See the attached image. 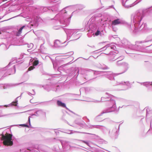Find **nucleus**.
<instances>
[{
  "instance_id": "nucleus-1",
  "label": "nucleus",
  "mask_w": 152,
  "mask_h": 152,
  "mask_svg": "<svg viewBox=\"0 0 152 152\" xmlns=\"http://www.w3.org/2000/svg\"><path fill=\"white\" fill-rule=\"evenodd\" d=\"M1 140L4 141L3 143L5 145L11 146L13 144L12 141V135L11 134L6 133L5 135H2Z\"/></svg>"
},
{
  "instance_id": "nucleus-2",
  "label": "nucleus",
  "mask_w": 152,
  "mask_h": 152,
  "mask_svg": "<svg viewBox=\"0 0 152 152\" xmlns=\"http://www.w3.org/2000/svg\"><path fill=\"white\" fill-rule=\"evenodd\" d=\"M33 4L32 1L30 3L27 2L23 3L21 5L20 9L22 10H37L36 8L31 6Z\"/></svg>"
},
{
  "instance_id": "nucleus-3",
  "label": "nucleus",
  "mask_w": 152,
  "mask_h": 152,
  "mask_svg": "<svg viewBox=\"0 0 152 152\" xmlns=\"http://www.w3.org/2000/svg\"><path fill=\"white\" fill-rule=\"evenodd\" d=\"M86 6L82 4H77L74 5L67 6L62 10L68 9H75V10H82L85 8Z\"/></svg>"
},
{
  "instance_id": "nucleus-4",
  "label": "nucleus",
  "mask_w": 152,
  "mask_h": 152,
  "mask_svg": "<svg viewBox=\"0 0 152 152\" xmlns=\"http://www.w3.org/2000/svg\"><path fill=\"white\" fill-rule=\"evenodd\" d=\"M129 0H126V1H125V3H124V0H122V4L123 6L126 7H131L133 6H134L137 4L139 3V2L141 1L142 0H137L135 1L134 2L133 4L129 5H125V3H127L128 1Z\"/></svg>"
},
{
  "instance_id": "nucleus-5",
  "label": "nucleus",
  "mask_w": 152,
  "mask_h": 152,
  "mask_svg": "<svg viewBox=\"0 0 152 152\" xmlns=\"http://www.w3.org/2000/svg\"><path fill=\"white\" fill-rule=\"evenodd\" d=\"M61 3L60 1H59L57 3L55 4V5H54L53 6H48V7H43V8H42V10H53L54 9L53 8V7L54 6H56V5L58 6V5L59 4ZM41 9H42V8Z\"/></svg>"
},
{
  "instance_id": "nucleus-6",
  "label": "nucleus",
  "mask_w": 152,
  "mask_h": 152,
  "mask_svg": "<svg viewBox=\"0 0 152 152\" xmlns=\"http://www.w3.org/2000/svg\"><path fill=\"white\" fill-rule=\"evenodd\" d=\"M121 23V22L118 19L115 20L112 22V24L114 26L116 25Z\"/></svg>"
},
{
  "instance_id": "nucleus-7",
  "label": "nucleus",
  "mask_w": 152,
  "mask_h": 152,
  "mask_svg": "<svg viewBox=\"0 0 152 152\" xmlns=\"http://www.w3.org/2000/svg\"><path fill=\"white\" fill-rule=\"evenodd\" d=\"M57 104L59 106L62 107H66V105L65 104L62 103L61 102L58 100L57 102Z\"/></svg>"
},
{
  "instance_id": "nucleus-8",
  "label": "nucleus",
  "mask_w": 152,
  "mask_h": 152,
  "mask_svg": "<svg viewBox=\"0 0 152 152\" xmlns=\"http://www.w3.org/2000/svg\"><path fill=\"white\" fill-rule=\"evenodd\" d=\"M25 27L24 26H23L22 27H21V28H20L19 29V30H18V31L17 33H16V35L17 36H19L20 35V34L21 33L22 31L23 28Z\"/></svg>"
},
{
  "instance_id": "nucleus-9",
  "label": "nucleus",
  "mask_w": 152,
  "mask_h": 152,
  "mask_svg": "<svg viewBox=\"0 0 152 152\" xmlns=\"http://www.w3.org/2000/svg\"><path fill=\"white\" fill-rule=\"evenodd\" d=\"M39 61L38 60H35L33 63V66H36L37 65L39 64Z\"/></svg>"
},
{
  "instance_id": "nucleus-10",
  "label": "nucleus",
  "mask_w": 152,
  "mask_h": 152,
  "mask_svg": "<svg viewBox=\"0 0 152 152\" xmlns=\"http://www.w3.org/2000/svg\"><path fill=\"white\" fill-rule=\"evenodd\" d=\"M113 9L114 10H115V8L113 7V5H112L111 6H109L108 8H106L105 10H107V9Z\"/></svg>"
},
{
  "instance_id": "nucleus-11",
  "label": "nucleus",
  "mask_w": 152,
  "mask_h": 152,
  "mask_svg": "<svg viewBox=\"0 0 152 152\" xmlns=\"http://www.w3.org/2000/svg\"><path fill=\"white\" fill-rule=\"evenodd\" d=\"M34 66H31L29 67L28 69V71H31L32 69H34L35 68L34 67Z\"/></svg>"
},
{
  "instance_id": "nucleus-12",
  "label": "nucleus",
  "mask_w": 152,
  "mask_h": 152,
  "mask_svg": "<svg viewBox=\"0 0 152 152\" xmlns=\"http://www.w3.org/2000/svg\"><path fill=\"white\" fill-rule=\"evenodd\" d=\"M100 33V31L99 30H97L96 33H95V34L96 36H98Z\"/></svg>"
},
{
  "instance_id": "nucleus-13",
  "label": "nucleus",
  "mask_w": 152,
  "mask_h": 152,
  "mask_svg": "<svg viewBox=\"0 0 152 152\" xmlns=\"http://www.w3.org/2000/svg\"><path fill=\"white\" fill-rule=\"evenodd\" d=\"M51 1L53 3H56L58 1V0H51Z\"/></svg>"
},
{
  "instance_id": "nucleus-14",
  "label": "nucleus",
  "mask_w": 152,
  "mask_h": 152,
  "mask_svg": "<svg viewBox=\"0 0 152 152\" xmlns=\"http://www.w3.org/2000/svg\"><path fill=\"white\" fill-rule=\"evenodd\" d=\"M145 10H152V6L147 8Z\"/></svg>"
},
{
  "instance_id": "nucleus-15",
  "label": "nucleus",
  "mask_w": 152,
  "mask_h": 152,
  "mask_svg": "<svg viewBox=\"0 0 152 152\" xmlns=\"http://www.w3.org/2000/svg\"><path fill=\"white\" fill-rule=\"evenodd\" d=\"M115 47L114 45L112 46L111 47V48L112 49H115Z\"/></svg>"
},
{
  "instance_id": "nucleus-16",
  "label": "nucleus",
  "mask_w": 152,
  "mask_h": 152,
  "mask_svg": "<svg viewBox=\"0 0 152 152\" xmlns=\"http://www.w3.org/2000/svg\"><path fill=\"white\" fill-rule=\"evenodd\" d=\"M30 117H29L28 118V122H29V123H30Z\"/></svg>"
},
{
  "instance_id": "nucleus-17",
  "label": "nucleus",
  "mask_w": 152,
  "mask_h": 152,
  "mask_svg": "<svg viewBox=\"0 0 152 152\" xmlns=\"http://www.w3.org/2000/svg\"><path fill=\"white\" fill-rule=\"evenodd\" d=\"M83 142L84 143H85V144H88V142H85V141H84Z\"/></svg>"
},
{
  "instance_id": "nucleus-18",
  "label": "nucleus",
  "mask_w": 152,
  "mask_h": 152,
  "mask_svg": "<svg viewBox=\"0 0 152 152\" xmlns=\"http://www.w3.org/2000/svg\"><path fill=\"white\" fill-rule=\"evenodd\" d=\"M4 0H0V3L3 2Z\"/></svg>"
},
{
  "instance_id": "nucleus-19",
  "label": "nucleus",
  "mask_w": 152,
  "mask_h": 152,
  "mask_svg": "<svg viewBox=\"0 0 152 152\" xmlns=\"http://www.w3.org/2000/svg\"><path fill=\"white\" fill-rule=\"evenodd\" d=\"M7 0H4L3 2H4V1H7Z\"/></svg>"
},
{
  "instance_id": "nucleus-20",
  "label": "nucleus",
  "mask_w": 152,
  "mask_h": 152,
  "mask_svg": "<svg viewBox=\"0 0 152 152\" xmlns=\"http://www.w3.org/2000/svg\"><path fill=\"white\" fill-rule=\"evenodd\" d=\"M1 8H2V7H0V9H1Z\"/></svg>"
}]
</instances>
